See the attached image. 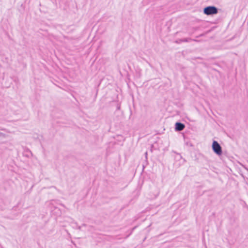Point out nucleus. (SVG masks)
<instances>
[{"label": "nucleus", "instance_id": "f257e3e1", "mask_svg": "<svg viewBox=\"0 0 248 248\" xmlns=\"http://www.w3.org/2000/svg\"><path fill=\"white\" fill-rule=\"evenodd\" d=\"M218 13L217 8L214 6L206 7L203 9V13L206 15H213Z\"/></svg>", "mask_w": 248, "mask_h": 248}, {"label": "nucleus", "instance_id": "f03ea898", "mask_svg": "<svg viewBox=\"0 0 248 248\" xmlns=\"http://www.w3.org/2000/svg\"><path fill=\"white\" fill-rule=\"evenodd\" d=\"M212 149L213 151L217 155H221L222 153V148L217 141L214 140L213 142Z\"/></svg>", "mask_w": 248, "mask_h": 248}, {"label": "nucleus", "instance_id": "7ed1b4c3", "mask_svg": "<svg viewBox=\"0 0 248 248\" xmlns=\"http://www.w3.org/2000/svg\"><path fill=\"white\" fill-rule=\"evenodd\" d=\"M185 127V124L177 122L175 123V129L177 131H181L183 130L184 129Z\"/></svg>", "mask_w": 248, "mask_h": 248}, {"label": "nucleus", "instance_id": "20e7f679", "mask_svg": "<svg viewBox=\"0 0 248 248\" xmlns=\"http://www.w3.org/2000/svg\"><path fill=\"white\" fill-rule=\"evenodd\" d=\"M0 137H3V138H6V134L0 132Z\"/></svg>", "mask_w": 248, "mask_h": 248}, {"label": "nucleus", "instance_id": "39448f33", "mask_svg": "<svg viewBox=\"0 0 248 248\" xmlns=\"http://www.w3.org/2000/svg\"><path fill=\"white\" fill-rule=\"evenodd\" d=\"M183 41L187 42V40L186 39L184 40Z\"/></svg>", "mask_w": 248, "mask_h": 248}, {"label": "nucleus", "instance_id": "423d86ee", "mask_svg": "<svg viewBox=\"0 0 248 248\" xmlns=\"http://www.w3.org/2000/svg\"><path fill=\"white\" fill-rule=\"evenodd\" d=\"M78 229L79 230H81V226H78Z\"/></svg>", "mask_w": 248, "mask_h": 248}, {"label": "nucleus", "instance_id": "0eeeda50", "mask_svg": "<svg viewBox=\"0 0 248 248\" xmlns=\"http://www.w3.org/2000/svg\"><path fill=\"white\" fill-rule=\"evenodd\" d=\"M83 226H86V225H85V224H83Z\"/></svg>", "mask_w": 248, "mask_h": 248}]
</instances>
